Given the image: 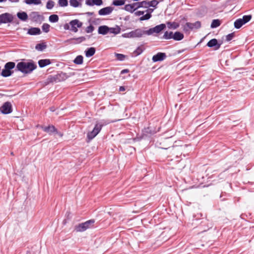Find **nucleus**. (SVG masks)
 <instances>
[{
  "instance_id": "f257e3e1",
  "label": "nucleus",
  "mask_w": 254,
  "mask_h": 254,
  "mask_svg": "<svg viewBox=\"0 0 254 254\" xmlns=\"http://www.w3.org/2000/svg\"><path fill=\"white\" fill-rule=\"evenodd\" d=\"M37 67L36 64L32 60L21 59V62L17 63L16 69L23 74H30Z\"/></svg>"
},
{
  "instance_id": "f03ea898",
  "label": "nucleus",
  "mask_w": 254,
  "mask_h": 254,
  "mask_svg": "<svg viewBox=\"0 0 254 254\" xmlns=\"http://www.w3.org/2000/svg\"><path fill=\"white\" fill-rule=\"evenodd\" d=\"M108 124L109 122L105 120H101L97 123L93 129L87 133V136L88 139L89 140L93 139L100 132L102 127Z\"/></svg>"
},
{
  "instance_id": "7ed1b4c3",
  "label": "nucleus",
  "mask_w": 254,
  "mask_h": 254,
  "mask_svg": "<svg viewBox=\"0 0 254 254\" xmlns=\"http://www.w3.org/2000/svg\"><path fill=\"white\" fill-rule=\"evenodd\" d=\"M146 30H144L141 28H137L129 32L124 33L122 37L126 38H141L146 35Z\"/></svg>"
},
{
  "instance_id": "20e7f679",
  "label": "nucleus",
  "mask_w": 254,
  "mask_h": 254,
  "mask_svg": "<svg viewBox=\"0 0 254 254\" xmlns=\"http://www.w3.org/2000/svg\"><path fill=\"white\" fill-rule=\"evenodd\" d=\"M94 223V219L89 220L84 223H80L78 225L76 226L75 230L76 232H84L87 229L93 227Z\"/></svg>"
},
{
  "instance_id": "39448f33",
  "label": "nucleus",
  "mask_w": 254,
  "mask_h": 254,
  "mask_svg": "<svg viewBox=\"0 0 254 254\" xmlns=\"http://www.w3.org/2000/svg\"><path fill=\"white\" fill-rule=\"evenodd\" d=\"M15 66V64L14 62H9L6 63L1 72V75L3 77H6L10 76L12 73L13 71L11 70Z\"/></svg>"
},
{
  "instance_id": "423d86ee",
  "label": "nucleus",
  "mask_w": 254,
  "mask_h": 254,
  "mask_svg": "<svg viewBox=\"0 0 254 254\" xmlns=\"http://www.w3.org/2000/svg\"><path fill=\"white\" fill-rule=\"evenodd\" d=\"M252 18L251 15H247L243 16L242 18L237 19L234 22V27L236 29L240 28L243 25L249 22Z\"/></svg>"
},
{
  "instance_id": "0eeeda50",
  "label": "nucleus",
  "mask_w": 254,
  "mask_h": 254,
  "mask_svg": "<svg viewBox=\"0 0 254 254\" xmlns=\"http://www.w3.org/2000/svg\"><path fill=\"white\" fill-rule=\"evenodd\" d=\"M201 22L199 21H196L194 23L187 22L184 26V30L188 31L194 29H197L201 27Z\"/></svg>"
},
{
  "instance_id": "6e6552de",
  "label": "nucleus",
  "mask_w": 254,
  "mask_h": 254,
  "mask_svg": "<svg viewBox=\"0 0 254 254\" xmlns=\"http://www.w3.org/2000/svg\"><path fill=\"white\" fill-rule=\"evenodd\" d=\"M166 28V25L165 24H161L157 25L154 27L151 28L149 30H146V35H151L153 33H159L161 31L163 30Z\"/></svg>"
},
{
  "instance_id": "1a4fd4ad",
  "label": "nucleus",
  "mask_w": 254,
  "mask_h": 254,
  "mask_svg": "<svg viewBox=\"0 0 254 254\" xmlns=\"http://www.w3.org/2000/svg\"><path fill=\"white\" fill-rule=\"evenodd\" d=\"M0 112L3 114H8L12 112V105L9 102H6L0 107Z\"/></svg>"
},
{
  "instance_id": "9d476101",
  "label": "nucleus",
  "mask_w": 254,
  "mask_h": 254,
  "mask_svg": "<svg viewBox=\"0 0 254 254\" xmlns=\"http://www.w3.org/2000/svg\"><path fill=\"white\" fill-rule=\"evenodd\" d=\"M69 24L70 31L76 33L78 31V28L81 27L83 24L78 19H74L69 22Z\"/></svg>"
},
{
  "instance_id": "9b49d317",
  "label": "nucleus",
  "mask_w": 254,
  "mask_h": 254,
  "mask_svg": "<svg viewBox=\"0 0 254 254\" xmlns=\"http://www.w3.org/2000/svg\"><path fill=\"white\" fill-rule=\"evenodd\" d=\"M67 76L65 73L61 72L51 77V81L56 82H60L65 80Z\"/></svg>"
},
{
  "instance_id": "f8f14e48",
  "label": "nucleus",
  "mask_w": 254,
  "mask_h": 254,
  "mask_svg": "<svg viewBox=\"0 0 254 254\" xmlns=\"http://www.w3.org/2000/svg\"><path fill=\"white\" fill-rule=\"evenodd\" d=\"M1 23H7L11 22L13 20V16L9 13H4L0 15Z\"/></svg>"
},
{
  "instance_id": "ddd939ff",
  "label": "nucleus",
  "mask_w": 254,
  "mask_h": 254,
  "mask_svg": "<svg viewBox=\"0 0 254 254\" xmlns=\"http://www.w3.org/2000/svg\"><path fill=\"white\" fill-rule=\"evenodd\" d=\"M166 57L167 56L165 53L159 52L153 56L152 60L153 62H161L164 60Z\"/></svg>"
},
{
  "instance_id": "4468645a",
  "label": "nucleus",
  "mask_w": 254,
  "mask_h": 254,
  "mask_svg": "<svg viewBox=\"0 0 254 254\" xmlns=\"http://www.w3.org/2000/svg\"><path fill=\"white\" fill-rule=\"evenodd\" d=\"M221 44L222 43H218L216 39H212L207 43L206 45L210 48L214 47L215 50H218L220 48Z\"/></svg>"
},
{
  "instance_id": "2eb2a0df",
  "label": "nucleus",
  "mask_w": 254,
  "mask_h": 254,
  "mask_svg": "<svg viewBox=\"0 0 254 254\" xmlns=\"http://www.w3.org/2000/svg\"><path fill=\"white\" fill-rule=\"evenodd\" d=\"M114 8L111 6L104 7L98 11L100 15H107L110 14L113 11Z\"/></svg>"
},
{
  "instance_id": "dca6fc26",
  "label": "nucleus",
  "mask_w": 254,
  "mask_h": 254,
  "mask_svg": "<svg viewBox=\"0 0 254 254\" xmlns=\"http://www.w3.org/2000/svg\"><path fill=\"white\" fill-rule=\"evenodd\" d=\"M42 129L44 131L47 132L49 134H52L54 132L56 133H58L57 129L53 125L49 126L48 127H42Z\"/></svg>"
},
{
  "instance_id": "f3484780",
  "label": "nucleus",
  "mask_w": 254,
  "mask_h": 254,
  "mask_svg": "<svg viewBox=\"0 0 254 254\" xmlns=\"http://www.w3.org/2000/svg\"><path fill=\"white\" fill-rule=\"evenodd\" d=\"M102 0H86L85 4L88 6H93L96 5L100 6L103 4Z\"/></svg>"
},
{
  "instance_id": "a211bd4d",
  "label": "nucleus",
  "mask_w": 254,
  "mask_h": 254,
  "mask_svg": "<svg viewBox=\"0 0 254 254\" xmlns=\"http://www.w3.org/2000/svg\"><path fill=\"white\" fill-rule=\"evenodd\" d=\"M121 28L118 25H116L115 27H109V32L110 34H113L114 35L119 34L121 32Z\"/></svg>"
},
{
  "instance_id": "6ab92c4d",
  "label": "nucleus",
  "mask_w": 254,
  "mask_h": 254,
  "mask_svg": "<svg viewBox=\"0 0 254 254\" xmlns=\"http://www.w3.org/2000/svg\"><path fill=\"white\" fill-rule=\"evenodd\" d=\"M98 32L99 34L106 35L109 32V27L106 25L100 26L98 27Z\"/></svg>"
},
{
  "instance_id": "aec40b11",
  "label": "nucleus",
  "mask_w": 254,
  "mask_h": 254,
  "mask_svg": "<svg viewBox=\"0 0 254 254\" xmlns=\"http://www.w3.org/2000/svg\"><path fill=\"white\" fill-rule=\"evenodd\" d=\"M27 33L31 35H39L41 33V30L39 28L33 27L28 29Z\"/></svg>"
},
{
  "instance_id": "412c9836",
  "label": "nucleus",
  "mask_w": 254,
  "mask_h": 254,
  "mask_svg": "<svg viewBox=\"0 0 254 254\" xmlns=\"http://www.w3.org/2000/svg\"><path fill=\"white\" fill-rule=\"evenodd\" d=\"M96 52V49L94 47H90L87 49L85 51V56L87 58L93 56Z\"/></svg>"
},
{
  "instance_id": "4be33fe9",
  "label": "nucleus",
  "mask_w": 254,
  "mask_h": 254,
  "mask_svg": "<svg viewBox=\"0 0 254 254\" xmlns=\"http://www.w3.org/2000/svg\"><path fill=\"white\" fill-rule=\"evenodd\" d=\"M51 63L49 59H42L38 61V64L40 67H44L46 65H49Z\"/></svg>"
},
{
  "instance_id": "5701e85b",
  "label": "nucleus",
  "mask_w": 254,
  "mask_h": 254,
  "mask_svg": "<svg viewBox=\"0 0 254 254\" xmlns=\"http://www.w3.org/2000/svg\"><path fill=\"white\" fill-rule=\"evenodd\" d=\"M124 9L130 13H133L135 10H136L134 3H133L132 4H127L125 5Z\"/></svg>"
},
{
  "instance_id": "b1692460",
  "label": "nucleus",
  "mask_w": 254,
  "mask_h": 254,
  "mask_svg": "<svg viewBox=\"0 0 254 254\" xmlns=\"http://www.w3.org/2000/svg\"><path fill=\"white\" fill-rule=\"evenodd\" d=\"M184 37V34L181 32L176 31L174 34L173 39L176 41H181Z\"/></svg>"
},
{
  "instance_id": "393cba45",
  "label": "nucleus",
  "mask_w": 254,
  "mask_h": 254,
  "mask_svg": "<svg viewBox=\"0 0 254 254\" xmlns=\"http://www.w3.org/2000/svg\"><path fill=\"white\" fill-rule=\"evenodd\" d=\"M17 16L22 21H26L28 19L27 14L25 12H19L17 13Z\"/></svg>"
},
{
  "instance_id": "a878e982",
  "label": "nucleus",
  "mask_w": 254,
  "mask_h": 254,
  "mask_svg": "<svg viewBox=\"0 0 254 254\" xmlns=\"http://www.w3.org/2000/svg\"><path fill=\"white\" fill-rule=\"evenodd\" d=\"M86 38L84 36H81L78 38H73V42H71V44H78L85 41Z\"/></svg>"
},
{
  "instance_id": "bb28decb",
  "label": "nucleus",
  "mask_w": 254,
  "mask_h": 254,
  "mask_svg": "<svg viewBox=\"0 0 254 254\" xmlns=\"http://www.w3.org/2000/svg\"><path fill=\"white\" fill-rule=\"evenodd\" d=\"M158 3L159 1L157 0H152L150 1H146V8H148L149 7L156 8Z\"/></svg>"
},
{
  "instance_id": "cd10ccee",
  "label": "nucleus",
  "mask_w": 254,
  "mask_h": 254,
  "mask_svg": "<svg viewBox=\"0 0 254 254\" xmlns=\"http://www.w3.org/2000/svg\"><path fill=\"white\" fill-rule=\"evenodd\" d=\"M134 3L136 10L140 7L146 8V1L145 0L134 2Z\"/></svg>"
},
{
  "instance_id": "c85d7f7f",
  "label": "nucleus",
  "mask_w": 254,
  "mask_h": 254,
  "mask_svg": "<svg viewBox=\"0 0 254 254\" xmlns=\"http://www.w3.org/2000/svg\"><path fill=\"white\" fill-rule=\"evenodd\" d=\"M174 34V33H173V32H172V31H170V32L166 31L164 33V34L162 38L164 39H166V40H169V39H173Z\"/></svg>"
},
{
  "instance_id": "c756f323",
  "label": "nucleus",
  "mask_w": 254,
  "mask_h": 254,
  "mask_svg": "<svg viewBox=\"0 0 254 254\" xmlns=\"http://www.w3.org/2000/svg\"><path fill=\"white\" fill-rule=\"evenodd\" d=\"M144 50V48L143 46L138 47L134 51L133 54L134 56H137L140 55Z\"/></svg>"
},
{
  "instance_id": "7c9ffc66",
  "label": "nucleus",
  "mask_w": 254,
  "mask_h": 254,
  "mask_svg": "<svg viewBox=\"0 0 254 254\" xmlns=\"http://www.w3.org/2000/svg\"><path fill=\"white\" fill-rule=\"evenodd\" d=\"M69 4L73 7L81 6V3L78 0H69Z\"/></svg>"
},
{
  "instance_id": "2f4dec72",
  "label": "nucleus",
  "mask_w": 254,
  "mask_h": 254,
  "mask_svg": "<svg viewBox=\"0 0 254 254\" xmlns=\"http://www.w3.org/2000/svg\"><path fill=\"white\" fill-rule=\"evenodd\" d=\"M83 57L81 55L77 56L73 60V63L76 64H81L83 63Z\"/></svg>"
},
{
  "instance_id": "473e14b6",
  "label": "nucleus",
  "mask_w": 254,
  "mask_h": 254,
  "mask_svg": "<svg viewBox=\"0 0 254 254\" xmlns=\"http://www.w3.org/2000/svg\"><path fill=\"white\" fill-rule=\"evenodd\" d=\"M46 47L47 45L45 43H42L37 44L35 46V49L37 51H43Z\"/></svg>"
},
{
  "instance_id": "72a5a7b5",
  "label": "nucleus",
  "mask_w": 254,
  "mask_h": 254,
  "mask_svg": "<svg viewBox=\"0 0 254 254\" xmlns=\"http://www.w3.org/2000/svg\"><path fill=\"white\" fill-rule=\"evenodd\" d=\"M221 24V22L219 19H214L212 20V23L211 24V28H215L219 26Z\"/></svg>"
},
{
  "instance_id": "f704fd0d",
  "label": "nucleus",
  "mask_w": 254,
  "mask_h": 254,
  "mask_svg": "<svg viewBox=\"0 0 254 254\" xmlns=\"http://www.w3.org/2000/svg\"><path fill=\"white\" fill-rule=\"evenodd\" d=\"M59 18L57 14H52L49 16V20L52 23H56L59 21Z\"/></svg>"
},
{
  "instance_id": "c9c22d12",
  "label": "nucleus",
  "mask_w": 254,
  "mask_h": 254,
  "mask_svg": "<svg viewBox=\"0 0 254 254\" xmlns=\"http://www.w3.org/2000/svg\"><path fill=\"white\" fill-rule=\"evenodd\" d=\"M24 2L27 4L38 5L41 3V1L39 0H24Z\"/></svg>"
},
{
  "instance_id": "e433bc0d",
  "label": "nucleus",
  "mask_w": 254,
  "mask_h": 254,
  "mask_svg": "<svg viewBox=\"0 0 254 254\" xmlns=\"http://www.w3.org/2000/svg\"><path fill=\"white\" fill-rule=\"evenodd\" d=\"M30 16L32 19L34 20L35 21H37L39 19L40 15L39 14L38 12L34 11L30 13Z\"/></svg>"
},
{
  "instance_id": "4c0bfd02",
  "label": "nucleus",
  "mask_w": 254,
  "mask_h": 254,
  "mask_svg": "<svg viewBox=\"0 0 254 254\" xmlns=\"http://www.w3.org/2000/svg\"><path fill=\"white\" fill-rule=\"evenodd\" d=\"M167 24L169 28H173L174 29H177L179 26V24L175 22H168L167 23Z\"/></svg>"
},
{
  "instance_id": "58836bf2",
  "label": "nucleus",
  "mask_w": 254,
  "mask_h": 254,
  "mask_svg": "<svg viewBox=\"0 0 254 254\" xmlns=\"http://www.w3.org/2000/svg\"><path fill=\"white\" fill-rule=\"evenodd\" d=\"M125 0H114L113 4L115 6H121L125 4Z\"/></svg>"
},
{
  "instance_id": "ea45409f",
  "label": "nucleus",
  "mask_w": 254,
  "mask_h": 254,
  "mask_svg": "<svg viewBox=\"0 0 254 254\" xmlns=\"http://www.w3.org/2000/svg\"><path fill=\"white\" fill-rule=\"evenodd\" d=\"M55 5V2L52 0H49L46 3V8L48 9H52Z\"/></svg>"
},
{
  "instance_id": "a19ab883",
  "label": "nucleus",
  "mask_w": 254,
  "mask_h": 254,
  "mask_svg": "<svg viewBox=\"0 0 254 254\" xmlns=\"http://www.w3.org/2000/svg\"><path fill=\"white\" fill-rule=\"evenodd\" d=\"M58 4L61 7H65L68 5V0H58Z\"/></svg>"
},
{
  "instance_id": "79ce46f5",
  "label": "nucleus",
  "mask_w": 254,
  "mask_h": 254,
  "mask_svg": "<svg viewBox=\"0 0 254 254\" xmlns=\"http://www.w3.org/2000/svg\"><path fill=\"white\" fill-rule=\"evenodd\" d=\"M152 16V15L150 13H146V14L143 15L142 16L140 17L139 18L140 21H143L146 20H148L150 19Z\"/></svg>"
},
{
  "instance_id": "37998d69",
  "label": "nucleus",
  "mask_w": 254,
  "mask_h": 254,
  "mask_svg": "<svg viewBox=\"0 0 254 254\" xmlns=\"http://www.w3.org/2000/svg\"><path fill=\"white\" fill-rule=\"evenodd\" d=\"M50 26L47 23H44L42 26V29L45 32H48L50 30Z\"/></svg>"
},
{
  "instance_id": "c03bdc74",
  "label": "nucleus",
  "mask_w": 254,
  "mask_h": 254,
  "mask_svg": "<svg viewBox=\"0 0 254 254\" xmlns=\"http://www.w3.org/2000/svg\"><path fill=\"white\" fill-rule=\"evenodd\" d=\"M115 56H116V58L117 59V60H118L120 61H124L126 57L125 55L122 54H118V53L115 54Z\"/></svg>"
},
{
  "instance_id": "a18cd8bd",
  "label": "nucleus",
  "mask_w": 254,
  "mask_h": 254,
  "mask_svg": "<svg viewBox=\"0 0 254 254\" xmlns=\"http://www.w3.org/2000/svg\"><path fill=\"white\" fill-rule=\"evenodd\" d=\"M94 30V27L92 25L87 26L85 29V31L87 33H92Z\"/></svg>"
},
{
  "instance_id": "49530a36",
  "label": "nucleus",
  "mask_w": 254,
  "mask_h": 254,
  "mask_svg": "<svg viewBox=\"0 0 254 254\" xmlns=\"http://www.w3.org/2000/svg\"><path fill=\"white\" fill-rule=\"evenodd\" d=\"M234 33L229 34L226 36V40L228 42L231 41L234 37Z\"/></svg>"
},
{
  "instance_id": "de8ad7c7",
  "label": "nucleus",
  "mask_w": 254,
  "mask_h": 254,
  "mask_svg": "<svg viewBox=\"0 0 254 254\" xmlns=\"http://www.w3.org/2000/svg\"><path fill=\"white\" fill-rule=\"evenodd\" d=\"M64 30H70V25L69 24V22L68 23H65L64 25Z\"/></svg>"
},
{
  "instance_id": "09e8293b",
  "label": "nucleus",
  "mask_w": 254,
  "mask_h": 254,
  "mask_svg": "<svg viewBox=\"0 0 254 254\" xmlns=\"http://www.w3.org/2000/svg\"><path fill=\"white\" fill-rule=\"evenodd\" d=\"M144 13V11H137L134 12V14L136 16H140L143 15Z\"/></svg>"
},
{
  "instance_id": "8fccbe9b",
  "label": "nucleus",
  "mask_w": 254,
  "mask_h": 254,
  "mask_svg": "<svg viewBox=\"0 0 254 254\" xmlns=\"http://www.w3.org/2000/svg\"><path fill=\"white\" fill-rule=\"evenodd\" d=\"M74 42V41H73V38H70L69 39L66 40L64 42L71 44L70 43L71 42Z\"/></svg>"
},
{
  "instance_id": "3c124183",
  "label": "nucleus",
  "mask_w": 254,
  "mask_h": 254,
  "mask_svg": "<svg viewBox=\"0 0 254 254\" xmlns=\"http://www.w3.org/2000/svg\"><path fill=\"white\" fill-rule=\"evenodd\" d=\"M129 72V70L128 69H125L121 71V74H124L126 73Z\"/></svg>"
},
{
  "instance_id": "603ef678",
  "label": "nucleus",
  "mask_w": 254,
  "mask_h": 254,
  "mask_svg": "<svg viewBox=\"0 0 254 254\" xmlns=\"http://www.w3.org/2000/svg\"><path fill=\"white\" fill-rule=\"evenodd\" d=\"M154 9L152 8H148L147 9L146 11L147 13H150L151 14V13L153 11Z\"/></svg>"
},
{
  "instance_id": "864d4df0",
  "label": "nucleus",
  "mask_w": 254,
  "mask_h": 254,
  "mask_svg": "<svg viewBox=\"0 0 254 254\" xmlns=\"http://www.w3.org/2000/svg\"><path fill=\"white\" fill-rule=\"evenodd\" d=\"M126 90L125 86H120L119 88V91L121 92L124 91Z\"/></svg>"
},
{
  "instance_id": "5fc2aeb1",
  "label": "nucleus",
  "mask_w": 254,
  "mask_h": 254,
  "mask_svg": "<svg viewBox=\"0 0 254 254\" xmlns=\"http://www.w3.org/2000/svg\"><path fill=\"white\" fill-rule=\"evenodd\" d=\"M87 14L88 15H92L93 14V12H87Z\"/></svg>"
},
{
  "instance_id": "6e6d98bb",
  "label": "nucleus",
  "mask_w": 254,
  "mask_h": 254,
  "mask_svg": "<svg viewBox=\"0 0 254 254\" xmlns=\"http://www.w3.org/2000/svg\"><path fill=\"white\" fill-rule=\"evenodd\" d=\"M11 2H17L19 0H10Z\"/></svg>"
},
{
  "instance_id": "4d7b16f0",
  "label": "nucleus",
  "mask_w": 254,
  "mask_h": 254,
  "mask_svg": "<svg viewBox=\"0 0 254 254\" xmlns=\"http://www.w3.org/2000/svg\"><path fill=\"white\" fill-rule=\"evenodd\" d=\"M184 50H182V51H179L178 52V53H182V52H184Z\"/></svg>"
},
{
  "instance_id": "13d9d810",
  "label": "nucleus",
  "mask_w": 254,
  "mask_h": 254,
  "mask_svg": "<svg viewBox=\"0 0 254 254\" xmlns=\"http://www.w3.org/2000/svg\"><path fill=\"white\" fill-rule=\"evenodd\" d=\"M6 0H0V2L5 1Z\"/></svg>"
},
{
  "instance_id": "bf43d9fd",
  "label": "nucleus",
  "mask_w": 254,
  "mask_h": 254,
  "mask_svg": "<svg viewBox=\"0 0 254 254\" xmlns=\"http://www.w3.org/2000/svg\"><path fill=\"white\" fill-rule=\"evenodd\" d=\"M3 95V94L0 93V97H2Z\"/></svg>"
},
{
  "instance_id": "052dcab7",
  "label": "nucleus",
  "mask_w": 254,
  "mask_h": 254,
  "mask_svg": "<svg viewBox=\"0 0 254 254\" xmlns=\"http://www.w3.org/2000/svg\"><path fill=\"white\" fill-rule=\"evenodd\" d=\"M58 134H59L61 136L63 135L62 134H61V133L58 132Z\"/></svg>"
},
{
  "instance_id": "680f3d73",
  "label": "nucleus",
  "mask_w": 254,
  "mask_h": 254,
  "mask_svg": "<svg viewBox=\"0 0 254 254\" xmlns=\"http://www.w3.org/2000/svg\"><path fill=\"white\" fill-rule=\"evenodd\" d=\"M51 111H54L53 109H51Z\"/></svg>"
},
{
  "instance_id": "e2e57ef3",
  "label": "nucleus",
  "mask_w": 254,
  "mask_h": 254,
  "mask_svg": "<svg viewBox=\"0 0 254 254\" xmlns=\"http://www.w3.org/2000/svg\"><path fill=\"white\" fill-rule=\"evenodd\" d=\"M79 1H82V0H78Z\"/></svg>"
}]
</instances>
